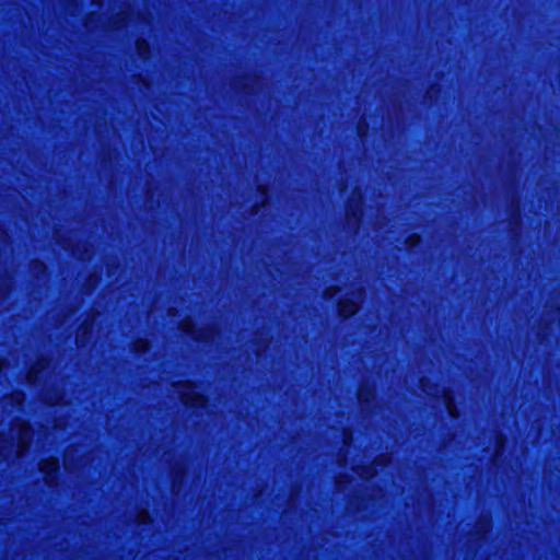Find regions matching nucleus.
<instances>
[{"instance_id":"nucleus-3","label":"nucleus","mask_w":560,"mask_h":560,"mask_svg":"<svg viewBox=\"0 0 560 560\" xmlns=\"http://www.w3.org/2000/svg\"><path fill=\"white\" fill-rule=\"evenodd\" d=\"M39 471L48 480L56 477L60 471V464L57 458L44 459L39 464Z\"/></svg>"},{"instance_id":"nucleus-7","label":"nucleus","mask_w":560,"mask_h":560,"mask_svg":"<svg viewBox=\"0 0 560 560\" xmlns=\"http://www.w3.org/2000/svg\"><path fill=\"white\" fill-rule=\"evenodd\" d=\"M257 191H258V194H259L261 197H265V198H266V197L268 196V194H269V188H268V186H266V185H259V186L257 187Z\"/></svg>"},{"instance_id":"nucleus-10","label":"nucleus","mask_w":560,"mask_h":560,"mask_svg":"<svg viewBox=\"0 0 560 560\" xmlns=\"http://www.w3.org/2000/svg\"><path fill=\"white\" fill-rule=\"evenodd\" d=\"M350 211H351V213H352L353 215H355V210H354V208H353L352 203H350Z\"/></svg>"},{"instance_id":"nucleus-8","label":"nucleus","mask_w":560,"mask_h":560,"mask_svg":"<svg viewBox=\"0 0 560 560\" xmlns=\"http://www.w3.org/2000/svg\"><path fill=\"white\" fill-rule=\"evenodd\" d=\"M143 47L149 48V44L145 40H138L137 42V50L139 51V54L142 52Z\"/></svg>"},{"instance_id":"nucleus-9","label":"nucleus","mask_w":560,"mask_h":560,"mask_svg":"<svg viewBox=\"0 0 560 560\" xmlns=\"http://www.w3.org/2000/svg\"><path fill=\"white\" fill-rule=\"evenodd\" d=\"M34 375H35V372L31 370V371L28 372V374H27V381H28L30 383H32V380H33V376H34Z\"/></svg>"},{"instance_id":"nucleus-11","label":"nucleus","mask_w":560,"mask_h":560,"mask_svg":"<svg viewBox=\"0 0 560 560\" xmlns=\"http://www.w3.org/2000/svg\"><path fill=\"white\" fill-rule=\"evenodd\" d=\"M445 404H446L447 408H450V398H448V396H445Z\"/></svg>"},{"instance_id":"nucleus-5","label":"nucleus","mask_w":560,"mask_h":560,"mask_svg":"<svg viewBox=\"0 0 560 560\" xmlns=\"http://www.w3.org/2000/svg\"><path fill=\"white\" fill-rule=\"evenodd\" d=\"M370 396H371V390L370 389H366V390H363V389H360L358 392V400L360 404H365L370 400Z\"/></svg>"},{"instance_id":"nucleus-4","label":"nucleus","mask_w":560,"mask_h":560,"mask_svg":"<svg viewBox=\"0 0 560 560\" xmlns=\"http://www.w3.org/2000/svg\"><path fill=\"white\" fill-rule=\"evenodd\" d=\"M182 331L184 334L188 335L189 337H191L194 340H197V341L200 340V338L198 336L199 330H196L192 326L183 325Z\"/></svg>"},{"instance_id":"nucleus-6","label":"nucleus","mask_w":560,"mask_h":560,"mask_svg":"<svg viewBox=\"0 0 560 560\" xmlns=\"http://www.w3.org/2000/svg\"><path fill=\"white\" fill-rule=\"evenodd\" d=\"M419 243V236L418 235H411L407 238V246L408 248H412L413 245Z\"/></svg>"},{"instance_id":"nucleus-2","label":"nucleus","mask_w":560,"mask_h":560,"mask_svg":"<svg viewBox=\"0 0 560 560\" xmlns=\"http://www.w3.org/2000/svg\"><path fill=\"white\" fill-rule=\"evenodd\" d=\"M337 312L341 319H349L358 312V303L351 298L340 299L337 303Z\"/></svg>"},{"instance_id":"nucleus-1","label":"nucleus","mask_w":560,"mask_h":560,"mask_svg":"<svg viewBox=\"0 0 560 560\" xmlns=\"http://www.w3.org/2000/svg\"><path fill=\"white\" fill-rule=\"evenodd\" d=\"M184 387L188 389L189 392H183L180 395V399L183 404L192 409H199L203 408L208 401L207 397L201 394L200 392H197V385L195 382L188 381Z\"/></svg>"}]
</instances>
